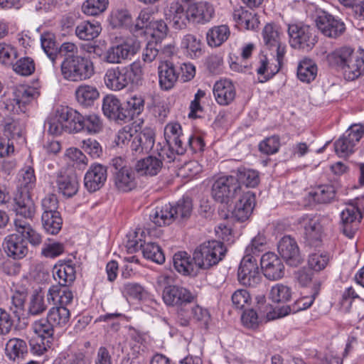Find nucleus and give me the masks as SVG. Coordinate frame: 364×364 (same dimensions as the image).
<instances>
[{"mask_svg":"<svg viewBox=\"0 0 364 364\" xmlns=\"http://www.w3.org/2000/svg\"><path fill=\"white\" fill-rule=\"evenodd\" d=\"M328 60L331 65L340 69L344 78L353 81L364 75V50L354 51L350 47L343 46L328 54Z\"/></svg>","mask_w":364,"mask_h":364,"instance_id":"obj_1","label":"nucleus"},{"mask_svg":"<svg viewBox=\"0 0 364 364\" xmlns=\"http://www.w3.org/2000/svg\"><path fill=\"white\" fill-rule=\"evenodd\" d=\"M144 72L139 61H134L125 66H117L106 70L104 82L106 87L114 91H119L129 85L141 83Z\"/></svg>","mask_w":364,"mask_h":364,"instance_id":"obj_2","label":"nucleus"},{"mask_svg":"<svg viewBox=\"0 0 364 364\" xmlns=\"http://www.w3.org/2000/svg\"><path fill=\"white\" fill-rule=\"evenodd\" d=\"M193 210L192 200L183 198L175 206L170 203L157 206L149 213L150 220L158 226L168 225L175 219L186 220L190 218Z\"/></svg>","mask_w":364,"mask_h":364,"instance_id":"obj_3","label":"nucleus"},{"mask_svg":"<svg viewBox=\"0 0 364 364\" xmlns=\"http://www.w3.org/2000/svg\"><path fill=\"white\" fill-rule=\"evenodd\" d=\"M63 77L70 82H78L91 78L95 74L94 63L84 55L64 58L60 65Z\"/></svg>","mask_w":364,"mask_h":364,"instance_id":"obj_4","label":"nucleus"},{"mask_svg":"<svg viewBox=\"0 0 364 364\" xmlns=\"http://www.w3.org/2000/svg\"><path fill=\"white\" fill-rule=\"evenodd\" d=\"M226 252V247L222 242L210 240L204 242L196 248L193 254L198 271L207 270L218 264Z\"/></svg>","mask_w":364,"mask_h":364,"instance_id":"obj_5","label":"nucleus"},{"mask_svg":"<svg viewBox=\"0 0 364 364\" xmlns=\"http://www.w3.org/2000/svg\"><path fill=\"white\" fill-rule=\"evenodd\" d=\"M110 166L114 177L116 188L121 192H129L136 186L135 171L127 165V161L122 157L112 159Z\"/></svg>","mask_w":364,"mask_h":364,"instance_id":"obj_6","label":"nucleus"},{"mask_svg":"<svg viewBox=\"0 0 364 364\" xmlns=\"http://www.w3.org/2000/svg\"><path fill=\"white\" fill-rule=\"evenodd\" d=\"M262 36L264 45L273 52H276L277 61L279 67L272 71L271 75L263 82H267L277 74L282 68L283 60L286 53V45L281 41V31L279 26L274 23H267L262 30Z\"/></svg>","mask_w":364,"mask_h":364,"instance_id":"obj_7","label":"nucleus"},{"mask_svg":"<svg viewBox=\"0 0 364 364\" xmlns=\"http://www.w3.org/2000/svg\"><path fill=\"white\" fill-rule=\"evenodd\" d=\"M288 34L289 43L295 49L309 51L317 42L314 28L301 23L289 24Z\"/></svg>","mask_w":364,"mask_h":364,"instance_id":"obj_8","label":"nucleus"},{"mask_svg":"<svg viewBox=\"0 0 364 364\" xmlns=\"http://www.w3.org/2000/svg\"><path fill=\"white\" fill-rule=\"evenodd\" d=\"M241 190L235 176H223L215 179L211 187V196L218 203L228 204Z\"/></svg>","mask_w":364,"mask_h":364,"instance_id":"obj_9","label":"nucleus"},{"mask_svg":"<svg viewBox=\"0 0 364 364\" xmlns=\"http://www.w3.org/2000/svg\"><path fill=\"white\" fill-rule=\"evenodd\" d=\"M316 25L321 33L326 37L337 39L346 31L344 21L326 11H320L315 19Z\"/></svg>","mask_w":364,"mask_h":364,"instance_id":"obj_10","label":"nucleus"},{"mask_svg":"<svg viewBox=\"0 0 364 364\" xmlns=\"http://www.w3.org/2000/svg\"><path fill=\"white\" fill-rule=\"evenodd\" d=\"M237 278L241 284L250 287L260 283L262 276L254 256L245 255L243 257L238 268Z\"/></svg>","mask_w":364,"mask_h":364,"instance_id":"obj_11","label":"nucleus"},{"mask_svg":"<svg viewBox=\"0 0 364 364\" xmlns=\"http://www.w3.org/2000/svg\"><path fill=\"white\" fill-rule=\"evenodd\" d=\"M362 138V128L351 125L334 143V149L340 157H347L354 152V147Z\"/></svg>","mask_w":364,"mask_h":364,"instance_id":"obj_12","label":"nucleus"},{"mask_svg":"<svg viewBox=\"0 0 364 364\" xmlns=\"http://www.w3.org/2000/svg\"><path fill=\"white\" fill-rule=\"evenodd\" d=\"M139 45L132 41L109 47L104 54L103 60L110 64H120L124 60L130 59L139 50Z\"/></svg>","mask_w":364,"mask_h":364,"instance_id":"obj_13","label":"nucleus"},{"mask_svg":"<svg viewBox=\"0 0 364 364\" xmlns=\"http://www.w3.org/2000/svg\"><path fill=\"white\" fill-rule=\"evenodd\" d=\"M2 247L6 255L15 260L26 257L28 253L27 241L17 232L4 238Z\"/></svg>","mask_w":364,"mask_h":364,"instance_id":"obj_14","label":"nucleus"},{"mask_svg":"<svg viewBox=\"0 0 364 364\" xmlns=\"http://www.w3.org/2000/svg\"><path fill=\"white\" fill-rule=\"evenodd\" d=\"M277 249L281 257L289 265L296 267L302 262L303 258L294 237L284 235L279 241Z\"/></svg>","mask_w":364,"mask_h":364,"instance_id":"obj_15","label":"nucleus"},{"mask_svg":"<svg viewBox=\"0 0 364 364\" xmlns=\"http://www.w3.org/2000/svg\"><path fill=\"white\" fill-rule=\"evenodd\" d=\"M155 143V133L151 128H145L140 132L134 130L130 150L134 156L149 153Z\"/></svg>","mask_w":364,"mask_h":364,"instance_id":"obj_16","label":"nucleus"},{"mask_svg":"<svg viewBox=\"0 0 364 364\" xmlns=\"http://www.w3.org/2000/svg\"><path fill=\"white\" fill-rule=\"evenodd\" d=\"M260 265L264 276L269 280H278L284 275V265L275 253L264 254L260 259Z\"/></svg>","mask_w":364,"mask_h":364,"instance_id":"obj_17","label":"nucleus"},{"mask_svg":"<svg viewBox=\"0 0 364 364\" xmlns=\"http://www.w3.org/2000/svg\"><path fill=\"white\" fill-rule=\"evenodd\" d=\"M304 228V242L307 246L317 247L321 245L323 228L316 216L305 215L302 218Z\"/></svg>","mask_w":364,"mask_h":364,"instance_id":"obj_18","label":"nucleus"},{"mask_svg":"<svg viewBox=\"0 0 364 364\" xmlns=\"http://www.w3.org/2000/svg\"><path fill=\"white\" fill-rule=\"evenodd\" d=\"M256 204V196L252 191L244 192L236 202L232 212V217L238 222H245L252 214Z\"/></svg>","mask_w":364,"mask_h":364,"instance_id":"obj_19","label":"nucleus"},{"mask_svg":"<svg viewBox=\"0 0 364 364\" xmlns=\"http://www.w3.org/2000/svg\"><path fill=\"white\" fill-rule=\"evenodd\" d=\"M164 303L168 306H181L184 304H191L196 301V296L188 289L174 285L164 293H162Z\"/></svg>","mask_w":364,"mask_h":364,"instance_id":"obj_20","label":"nucleus"},{"mask_svg":"<svg viewBox=\"0 0 364 364\" xmlns=\"http://www.w3.org/2000/svg\"><path fill=\"white\" fill-rule=\"evenodd\" d=\"M107 177V168L100 164H94L85 175V187L89 192H95L104 186Z\"/></svg>","mask_w":364,"mask_h":364,"instance_id":"obj_21","label":"nucleus"},{"mask_svg":"<svg viewBox=\"0 0 364 364\" xmlns=\"http://www.w3.org/2000/svg\"><path fill=\"white\" fill-rule=\"evenodd\" d=\"M53 276L58 285L70 287L76 279L75 264L71 259L58 261L53 267Z\"/></svg>","mask_w":364,"mask_h":364,"instance_id":"obj_22","label":"nucleus"},{"mask_svg":"<svg viewBox=\"0 0 364 364\" xmlns=\"http://www.w3.org/2000/svg\"><path fill=\"white\" fill-rule=\"evenodd\" d=\"M55 183L58 192L66 198L75 196L79 189L78 179L73 172L60 171L57 174Z\"/></svg>","mask_w":364,"mask_h":364,"instance_id":"obj_23","label":"nucleus"},{"mask_svg":"<svg viewBox=\"0 0 364 364\" xmlns=\"http://www.w3.org/2000/svg\"><path fill=\"white\" fill-rule=\"evenodd\" d=\"M14 210L17 215L32 220L36 212V205L28 191H16L14 197Z\"/></svg>","mask_w":364,"mask_h":364,"instance_id":"obj_24","label":"nucleus"},{"mask_svg":"<svg viewBox=\"0 0 364 364\" xmlns=\"http://www.w3.org/2000/svg\"><path fill=\"white\" fill-rule=\"evenodd\" d=\"M189 17L193 23L204 24L209 22L213 17L215 9L208 1H198L188 5Z\"/></svg>","mask_w":364,"mask_h":364,"instance_id":"obj_25","label":"nucleus"},{"mask_svg":"<svg viewBox=\"0 0 364 364\" xmlns=\"http://www.w3.org/2000/svg\"><path fill=\"white\" fill-rule=\"evenodd\" d=\"M40 93L37 89L28 87H20L14 92V97L13 99L14 109L18 113H25L26 112V107L31 102L36 100Z\"/></svg>","mask_w":364,"mask_h":364,"instance_id":"obj_26","label":"nucleus"},{"mask_svg":"<svg viewBox=\"0 0 364 364\" xmlns=\"http://www.w3.org/2000/svg\"><path fill=\"white\" fill-rule=\"evenodd\" d=\"M213 94L216 102L220 105H228L235 98L236 91L232 82L228 80L217 81L213 86Z\"/></svg>","mask_w":364,"mask_h":364,"instance_id":"obj_27","label":"nucleus"},{"mask_svg":"<svg viewBox=\"0 0 364 364\" xmlns=\"http://www.w3.org/2000/svg\"><path fill=\"white\" fill-rule=\"evenodd\" d=\"M158 70L161 88L164 90L171 89L179 77L177 68L172 62L165 61L159 66Z\"/></svg>","mask_w":364,"mask_h":364,"instance_id":"obj_28","label":"nucleus"},{"mask_svg":"<svg viewBox=\"0 0 364 364\" xmlns=\"http://www.w3.org/2000/svg\"><path fill=\"white\" fill-rule=\"evenodd\" d=\"M172 21V26L176 30H183L191 22L189 9H184L182 4L172 2L166 14Z\"/></svg>","mask_w":364,"mask_h":364,"instance_id":"obj_29","label":"nucleus"},{"mask_svg":"<svg viewBox=\"0 0 364 364\" xmlns=\"http://www.w3.org/2000/svg\"><path fill=\"white\" fill-rule=\"evenodd\" d=\"M173 264L175 269L183 275L196 277L199 274L193 258H191L186 252L175 253Z\"/></svg>","mask_w":364,"mask_h":364,"instance_id":"obj_30","label":"nucleus"},{"mask_svg":"<svg viewBox=\"0 0 364 364\" xmlns=\"http://www.w3.org/2000/svg\"><path fill=\"white\" fill-rule=\"evenodd\" d=\"M60 117L65 123L66 132H82V122L83 115L77 110L69 107H61Z\"/></svg>","mask_w":364,"mask_h":364,"instance_id":"obj_31","label":"nucleus"},{"mask_svg":"<svg viewBox=\"0 0 364 364\" xmlns=\"http://www.w3.org/2000/svg\"><path fill=\"white\" fill-rule=\"evenodd\" d=\"M123 103L112 95L105 96L102 102V112L105 116L115 122H124Z\"/></svg>","mask_w":364,"mask_h":364,"instance_id":"obj_32","label":"nucleus"},{"mask_svg":"<svg viewBox=\"0 0 364 364\" xmlns=\"http://www.w3.org/2000/svg\"><path fill=\"white\" fill-rule=\"evenodd\" d=\"M15 230L19 232L23 238L33 247H38L43 242L42 235L38 232L29 223L22 219L14 220Z\"/></svg>","mask_w":364,"mask_h":364,"instance_id":"obj_33","label":"nucleus"},{"mask_svg":"<svg viewBox=\"0 0 364 364\" xmlns=\"http://www.w3.org/2000/svg\"><path fill=\"white\" fill-rule=\"evenodd\" d=\"M47 299L48 301H53L58 306L66 307L73 301V293L69 287L53 285L48 289Z\"/></svg>","mask_w":364,"mask_h":364,"instance_id":"obj_34","label":"nucleus"},{"mask_svg":"<svg viewBox=\"0 0 364 364\" xmlns=\"http://www.w3.org/2000/svg\"><path fill=\"white\" fill-rule=\"evenodd\" d=\"M102 31L100 23L97 21H84L78 24L75 32L76 36L83 41H92L97 38Z\"/></svg>","mask_w":364,"mask_h":364,"instance_id":"obj_35","label":"nucleus"},{"mask_svg":"<svg viewBox=\"0 0 364 364\" xmlns=\"http://www.w3.org/2000/svg\"><path fill=\"white\" fill-rule=\"evenodd\" d=\"M318 73L316 63L311 59L305 58L299 61L297 66V77L305 83L314 81Z\"/></svg>","mask_w":364,"mask_h":364,"instance_id":"obj_36","label":"nucleus"},{"mask_svg":"<svg viewBox=\"0 0 364 364\" xmlns=\"http://www.w3.org/2000/svg\"><path fill=\"white\" fill-rule=\"evenodd\" d=\"M256 304L253 309L257 311V314L262 319L267 322L278 318L283 317L280 315V308L277 310L274 309L272 306L267 303L266 298L264 295H258L255 298Z\"/></svg>","mask_w":364,"mask_h":364,"instance_id":"obj_37","label":"nucleus"},{"mask_svg":"<svg viewBox=\"0 0 364 364\" xmlns=\"http://www.w3.org/2000/svg\"><path fill=\"white\" fill-rule=\"evenodd\" d=\"M144 100L141 96L134 95L123 103L124 122L133 119L144 110Z\"/></svg>","mask_w":364,"mask_h":364,"instance_id":"obj_38","label":"nucleus"},{"mask_svg":"<svg viewBox=\"0 0 364 364\" xmlns=\"http://www.w3.org/2000/svg\"><path fill=\"white\" fill-rule=\"evenodd\" d=\"M162 166L161 159H159L156 156H149L136 164L135 170L141 174L153 176L158 174Z\"/></svg>","mask_w":364,"mask_h":364,"instance_id":"obj_39","label":"nucleus"},{"mask_svg":"<svg viewBox=\"0 0 364 364\" xmlns=\"http://www.w3.org/2000/svg\"><path fill=\"white\" fill-rule=\"evenodd\" d=\"M232 17L239 26L247 30L254 29L258 23L256 14L242 6L234 10Z\"/></svg>","mask_w":364,"mask_h":364,"instance_id":"obj_40","label":"nucleus"},{"mask_svg":"<svg viewBox=\"0 0 364 364\" xmlns=\"http://www.w3.org/2000/svg\"><path fill=\"white\" fill-rule=\"evenodd\" d=\"M181 47L191 58H199L203 54L201 40L193 34L188 33L183 36Z\"/></svg>","mask_w":364,"mask_h":364,"instance_id":"obj_41","label":"nucleus"},{"mask_svg":"<svg viewBox=\"0 0 364 364\" xmlns=\"http://www.w3.org/2000/svg\"><path fill=\"white\" fill-rule=\"evenodd\" d=\"M25 124L19 119H11L4 126V135L10 140H14L17 144H23L26 142Z\"/></svg>","mask_w":364,"mask_h":364,"instance_id":"obj_42","label":"nucleus"},{"mask_svg":"<svg viewBox=\"0 0 364 364\" xmlns=\"http://www.w3.org/2000/svg\"><path fill=\"white\" fill-rule=\"evenodd\" d=\"M99 95L97 89L88 85H80L75 90L77 101L85 107L92 106Z\"/></svg>","mask_w":364,"mask_h":364,"instance_id":"obj_43","label":"nucleus"},{"mask_svg":"<svg viewBox=\"0 0 364 364\" xmlns=\"http://www.w3.org/2000/svg\"><path fill=\"white\" fill-rule=\"evenodd\" d=\"M49 321L55 328H61L65 326L70 318V310L63 306L51 307L47 314Z\"/></svg>","mask_w":364,"mask_h":364,"instance_id":"obj_44","label":"nucleus"},{"mask_svg":"<svg viewBox=\"0 0 364 364\" xmlns=\"http://www.w3.org/2000/svg\"><path fill=\"white\" fill-rule=\"evenodd\" d=\"M36 178L34 168L31 166L22 168L18 173V183L16 191H28L30 193L34 188Z\"/></svg>","mask_w":364,"mask_h":364,"instance_id":"obj_45","label":"nucleus"},{"mask_svg":"<svg viewBox=\"0 0 364 364\" xmlns=\"http://www.w3.org/2000/svg\"><path fill=\"white\" fill-rule=\"evenodd\" d=\"M47 309L44 299V294L41 289H35L29 298L28 304V314L29 316H39Z\"/></svg>","mask_w":364,"mask_h":364,"instance_id":"obj_46","label":"nucleus"},{"mask_svg":"<svg viewBox=\"0 0 364 364\" xmlns=\"http://www.w3.org/2000/svg\"><path fill=\"white\" fill-rule=\"evenodd\" d=\"M5 350L7 356L14 361L18 358H23L28 354L26 341L20 338L10 339L6 343Z\"/></svg>","mask_w":364,"mask_h":364,"instance_id":"obj_47","label":"nucleus"},{"mask_svg":"<svg viewBox=\"0 0 364 364\" xmlns=\"http://www.w3.org/2000/svg\"><path fill=\"white\" fill-rule=\"evenodd\" d=\"M41 222L44 230L50 235H57L61 230L63 218L60 213H42Z\"/></svg>","mask_w":364,"mask_h":364,"instance_id":"obj_48","label":"nucleus"},{"mask_svg":"<svg viewBox=\"0 0 364 364\" xmlns=\"http://www.w3.org/2000/svg\"><path fill=\"white\" fill-rule=\"evenodd\" d=\"M230 36V30L228 26L221 25L214 26L208 30L206 38L209 46H220L222 45Z\"/></svg>","mask_w":364,"mask_h":364,"instance_id":"obj_49","label":"nucleus"},{"mask_svg":"<svg viewBox=\"0 0 364 364\" xmlns=\"http://www.w3.org/2000/svg\"><path fill=\"white\" fill-rule=\"evenodd\" d=\"M41 43L43 50L54 65L58 55V44L55 36L51 33H44L41 36Z\"/></svg>","mask_w":364,"mask_h":364,"instance_id":"obj_50","label":"nucleus"},{"mask_svg":"<svg viewBox=\"0 0 364 364\" xmlns=\"http://www.w3.org/2000/svg\"><path fill=\"white\" fill-rule=\"evenodd\" d=\"M60 116V109L58 108L55 113L48 117L45 122V128H47L48 132L51 135L60 136L63 132H66L65 123Z\"/></svg>","mask_w":364,"mask_h":364,"instance_id":"obj_51","label":"nucleus"},{"mask_svg":"<svg viewBox=\"0 0 364 364\" xmlns=\"http://www.w3.org/2000/svg\"><path fill=\"white\" fill-rule=\"evenodd\" d=\"M235 177L240 185L242 183L250 188H255L259 183V173L252 169L239 168Z\"/></svg>","mask_w":364,"mask_h":364,"instance_id":"obj_52","label":"nucleus"},{"mask_svg":"<svg viewBox=\"0 0 364 364\" xmlns=\"http://www.w3.org/2000/svg\"><path fill=\"white\" fill-rule=\"evenodd\" d=\"M32 328L37 336L53 341L55 327L50 322L48 316L36 321L33 323Z\"/></svg>","mask_w":364,"mask_h":364,"instance_id":"obj_53","label":"nucleus"},{"mask_svg":"<svg viewBox=\"0 0 364 364\" xmlns=\"http://www.w3.org/2000/svg\"><path fill=\"white\" fill-rule=\"evenodd\" d=\"M291 288L283 284H277L270 290L269 298L274 303H285L291 299Z\"/></svg>","mask_w":364,"mask_h":364,"instance_id":"obj_54","label":"nucleus"},{"mask_svg":"<svg viewBox=\"0 0 364 364\" xmlns=\"http://www.w3.org/2000/svg\"><path fill=\"white\" fill-rule=\"evenodd\" d=\"M142 254L145 258L157 264H162L165 262L162 249L155 242H144Z\"/></svg>","mask_w":364,"mask_h":364,"instance_id":"obj_55","label":"nucleus"},{"mask_svg":"<svg viewBox=\"0 0 364 364\" xmlns=\"http://www.w3.org/2000/svg\"><path fill=\"white\" fill-rule=\"evenodd\" d=\"M314 201L318 203H328L336 197V188L333 185H321L312 194Z\"/></svg>","mask_w":364,"mask_h":364,"instance_id":"obj_56","label":"nucleus"},{"mask_svg":"<svg viewBox=\"0 0 364 364\" xmlns=\"http://www.w3.org/2000/svg\"><path fill=\"white\" fill-rule=\"evenodd\" d=\"M108 4V0H86L83 2L81 10L87 16H97L107 9Z\"/></svg>","mask_w":364,"mask_h":364,"instance_id":"obj_57","label":"nucleus"},{"mask_svg":"<svg viewBox=\"0 0 364 364\" xmlns=\"http://www.w3.org/2000/svg\"><path fill=\"white\" fill-rule=\"evenodd\" d=\"M314 302V298L302 297L296 300L294 304L291 305L284 306L280 308V315L283 316H287L289 314H295L300 311L309 309Z\"/></svg>","mask_w":364,"mask_h":364,"instance_id":"obj_58","label":"nucleus"},{"mask_svg":"<svg viewBox=\"0 0 364 364\" xmlns=\"http://www.w3.org/2000/svg\"><path fill=\"white\" fill-rule=\"evenodd\" d=\"M329 255L325 252L311 253L308 258V265L315 272H320L326 268L329 262Z\"/></svg>","mask_w":364,"mask_h":364,"instance_id":"obj_59","label":"nucleus"},{"mask_svg":"<svg viewBox=\"0 0 364 364\" xmlns=\"http://www.w3.org/2000/svg\"><path fill=\"white\" fill-rule=\"evenodd\" d=\"M83 132L89 134H97L102 129L100 117L95 114L83 116L82 125Z\"/></svg>","mask_w":364,"mask_h":364,"instance_id":"obj_60","label":"nucleus"},{"mask_svg":"<svg viewBox=\"0 0 364 364\" xmlns=\"http://www.w3.org/2000/svg\"><path fill=\"white\" fill-rule=\"evenodd\" d=\"M48 243H44L41 249V255L46 258H55L65 251V245L62 242H55L48 239Z\"/></svg>","mask_w":364,"mask_h":364,"instance_id":"obj_61","label":"nucleus"},{"mask_svg":"<svg viewBox=\"0 0 364 364\" xmlns=\"http://www.w3.org/2000/svg\"><path fill=\"white\" fill-rule=\"evenodd\" d=\"M156 152L159 157V159H161L162 162L164 161L167 163L173 162L177 155L169 139L165 140L163 144L158 143L156 145Z\"/></svg>","mask_w":364,"mask_h":364,"instance_id":"obj_62","label":"nucleus"},{"mask_svg":"<svg viewBox=\"0 0 364 364\" xmlns=\"http://www.w3.org/2000/svg\"><path fill=\"white\" fill-rule=\"evenodd\" d=\"M152 21L154 19H152L151 11L148 9L141 10L132 28V31L136 33L144 29H145V31H147L151 26Z\"/></svg>","mask_w":364,"mask_h":364,"instance_id":"obj_63","label":"nucleus"},{"mask_svg":"<svg viewBox=\"0 0 364 364\" xmlns=\"http://www.w3.org/2000/svg\"><path fill=\"white\" fill-rule=\"evenodd\" d=\"M191 314L192 318L198 323L200 327L208 328L210 316L207 309L196 304L194 301L191 303Z\"/></svg>","mask_w":364,"mask_h":364,"instance_id":"obj_64","label":"nucleus"}]
</instances>
